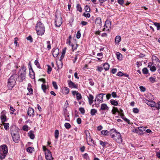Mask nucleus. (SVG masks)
<instances>
[{
	"mask_svg": "<svg viewBox=\"0 0 160 160\" xmlns=\"http://www.w3.org/2000/svg\"><path fill=\"white\" fill-rule=\"evenodd\" d=\"M17 75L14 74L12 75L8 79L7 86L9 90L12 89L15 86L17 78Z\"/></svg>",
	"mask_w": 160,
	"mask_h": 160,
	"instance_id": "f257e3e1",
	"label": "nucleus"
},
{
	"mask_svg": "<svg viewBox=\"0 0 160 160\" xmlns=\"http://www.w3.org/2000/svg\"><path fill=\"white\" fill-rule=\"evenodd\" d=\"M36 30L38 35H42L45 31L43 24L40 22H37L36 26Z\"/></svg>",
	"mask_w": 160,
	"mask_h": 160,
	"instance_id": "f03ea898",
	"label": "nucleus"
},
{
	"mask_svg": "<svg viewBox=\"0 0 160 160\" xmlns=\"http://www.w3.org/2000/svg\"><path fill=\"white\" fill-rule=\"evenodd\" d=\"M115 133L113 134H111L110 136L117 142L120 143L122 142V139L121 138L120 133L118 132L115 129H114Z\"/></svg>",
	"mask_w": 160,
	"mask_h": 160,
	"instance_id": "7ed1b4c3",
	"label": "nucleus"
},
{
	"mask_svg": "<svg viewBox=\"0 0 160 160\" xmlns=\"http://www.w3.org/2000/svg\"><path fill=\"white\" fill-rule=\"evenodd\" d=\"M11 133L13 141L16 143L18 142L20 140V137L17 132H14L11 130Z\"/></svg>",
	"mask_w": 160,
	"mask_h": 160,
	"instance_id": "20e7f679",
	"label": "nucleus"
},
{
	"mask_svg": "<svg viewBox=\"0 0 160 160\" xmlns=\"http://www.w3.org/2000/svg\"><path fill=\"white\" fill-rule=\"evenodd\" d=\"M111 22L109 20H106L105 22L102 31H104L105 30L109 31L111 27Z\"/></svg>",
	"mask_w": 160,
	"mask_h": 160,
	"instance_id": "39448f33",
	"label": "nucleus"
},
{
	"mask_svg": "<svg viewBox=\"0 0 160 160\" xmlns=\"http://www.w3.org/2000/svg\"><path fill=\"white\" fill-rule=\"evenodd\" d=\"M22 71L20 74L19 77L22 79L21 81H22L25 78V76L26 74V68L25 67L23 66L20 71Z\"/></svg>",
	"mask_w": 160,
	"mask_h": 160,
	"instance_id": "423d86ee",
	"label": "nucleus"
},
{
	"mask_svg": "<svg viewBox=\"0 0 160 160\" xmlns=\"http://www.w3.org/2000/svg\"><path fill=\"white\" fill-rule=\"evenodd\" d=\"M62 19L61 17H57L56 16V18L55 19V25L56 27H59L61 25L62 23Z\"/></svg>",
	"mask_w": 160,
	"mask_h": 160,
	"instance_id": "0eeeda50",
	"label": "nucleus"
},
{
	"mask_svg": "<svg viewBox=\"0 0 160 160\" xmlns=\"http://www.w3.org/2000/svg\"><path fill=\"white\" fill-rule=\"evenodd\" d=\"M105 95V94L104 93L99 94L98 96L96 97L95 102H97V103H98L102 102H103V96Z\"/></svg>",
	"mask_w": 160,
	"mask_h": 160,
	"instance_id": "6e6552de",
	"label": "nucleus"
},
{
	"mask_svg": "<svg viewBox=\"0 0 160 160\" xmlns=\"http://www.w3.org/2000/svg\"><path fill=\"white\" fill-rule=\"evenodd\" d=\"M0 152L1 153L7 154L8 152V147L6 145H4L1 146Z\"/></svg>",
	"mask_w": 160,
	"mask_h": 160,
	"instance_id": "1a4fd4ad",
	"label": "nucleus"
},
{
	"mask_svg": "<svg viewBox=\"0 0 160 160\" xmlns=\"http://www.w3.org/2000/svg\"><path fill=\"white\" fill-rule=\"evenodd\" d=\"M47 152L45 153V158L46 160H52L53 158L52 157L51 152L49 150H47Z\"/></svg>",
	"mask_w": 160,
	"mask_h": 160,
	"instance_id": "9d476101",
	"label": "nucleus"
},
{
	"mask_svg": "<svg viewBox=\"0 0 160 160\" xmlns=\"http://www.w3.org/2000/svg\"><path fill=\"white\" fill-rule=\"evenodd\" d=\"M69 87L71 88H78V85L75 84L70 80H68L67 81Z\"/></svg>",
	"mask_w": 160,
	"mask_h": 160,
	"instance_id": "9b49d317",
	"label": "nucleus"
},
{
	"mask_svg": "<svg viewBox=\"0 0 160 160\" xmlns=\"http://www.w3.org/2000/svg\"><path fill=\"white\" fill-rule=\"evenodd\" d=\"M27 89L28 91L27 95H31L33 94V89L32 88V86L31 83H28V85Z\"/></svg>",
	"mask_w": 160,
	"mask_h": 160,
	"instance_id": "f8f14e48",
	"label": "nucleus"
},
{
	"mask_svg": "<svg viewBox=\"0 0 160 160\" xmlns=\"http://www.w3.org/2000/svg\"><path fill=\"white\" fill-rule=\"evenodd\" d=\"M1 119L2 122L6 121V112L5 111H3L1 113Z\"/></svg>",
	"mask_w": 160,
	"mask_h": 160,
	"instance_id": "ddd939ff",
	"label": "nucleus"
},
{
	"mask_svg": "<svg viewBox=\"0 0 160 160\" xmlns=\"http://www.w3.org/2000/svg\"><path fill=\"white\" fill-rule=\"evenodd\" d=\"M95 23L98 27L101 28L102 26V22L101 19L100 17L96 18L95 21Z\"/></svg>",
	"mask_w": 160,
	"mask_h": 160,
	"instance_id": "4468645a",
	"label": "nucleus"
},
{
	"mask_svg": "<svg viewBox=\"0 0 160 160\" xmlns=\"http://www.w3.org/2000/svg\"><path fill=\"white\" fill-rule=\"evenodd\" d=\"M28 115L30 117H33L34 115V112L33 109L29 107L28 109Z\"/></svg>",
	"mask_w": 160,
	"mask_h": 160,
	"instance_id": "2eb2a0df",
	"label": "nucleus"
},
{
	"mask_svg": "<svg viewBox=\"0 0 160 160\" xmlns=\"http://www.w3.org/2000/svg\"><path fill=\"white\" fill-rule=\"evenodd\" d=\"M59 49L57 48H53L52 50V55L53 56L57 57L59 54Z\"/></svg>",
	"mask_w": 160,
	"mask_h": 160,
	"instance_id": "dca6fc26",
	"label": "nucleus"
},
{
	"mask_svg": "<svg viewBox=\"0 0 160 160\" xmlns=\"http://www.w3.org/2000/svg\"><path fill=\"white\" fill-rule=\"evenodd\" d=\"M30 67L29 68V75L30 77L32 79H34L35 78V73L32 69V68L31 66H30Z\"/></svg>",
	"mask_w": 160,
	"mask_h": 160,
	"instance_id": "f3484780",
	"label": "nucleus"
},
{
	"mask_svg": "<svg viewBox=\"0 0 160 160\" xmlns=\"http://www.w3.org/2000/svg\"><path fill=\"white\" fill-rule=\"evenodd\" d=\"M145 102L149 106L151 107H154L156 105V103L153 101H149L146 100Z\"/></svg>",
	"mask_w": 160,
	"mask_h": 160,
	"instance_id": "a211bd4d",
	"label": "nucleus"
},
{
	"mask_svg": "<svg viewBox=\"0 0 160 160\" xmlns=\"http://www.w3.org/2000/svg\"><path fill=\"white\" fill-rule=\"evenodd\" d=\"M109 109V108L108 107L107 105L105 103H102L101 104L100 108L99 109V110L100 111L101 110H108Z\"/></svg>",
	"mask_w": 160,
	"mask_h": 160,
	"instance_id": "6ab92c4d",
	"label": "nucleus"
},
{
	"mask_svg": "<svg viewBox=\"0 0 160 160\" xmlns=\"http://www.w3.org/2000/svg\"><path fill=\"white\" fill-rule=\"evenodd\" d=\"M87 142L88 145L93 147H95L96 145L95 142L91 138V137L90 138V139H88Z\"/></svg>",
	"mask_w": 160,
	"mask_h": 160,
	"instance_id": "aec40b11",
	"label": "nucleus"
},
{
	"mask_svg": "<svg viewBox=\"0 0 160 160\" xmlns=\"http://www.w3.org/2000/svg\"><path fill=\"white\" fill-rule=\"evenodd\" d=\"M93 96L92 94H89V97H88V99L90 105H91L93 103Z\"/></svg>",
	"mask_w": 160,
	"mask_h": 160,
	"instance_id": "412c9836",
	"label": "nucleus"
},
{
	"mask_svg": "<svg viewBox=\"0 0 160 160\" xmlns=\"http://www.w3.org/2000/svg\"><path fill=\"white\" fill-rule=\"evenodd\" d=\"M28 135L29 137L30 138L32 139H34L35 138V136L32 131H30L28 132Z\"/></svg>",
	"mask_w": 160,
	"mask_h": 160,
	"instance_id": "4be33fe9",
	"label": "nucleus"
},
{
	"mask_svg": "<svg viewBox=\"0 0 160 160\" xmlns=\"http://www.w3.org/2000/svg\"><path fill=\"white\" fill-rule=\"evenodd\" d=\"M85 133L86 135V139L87 140V142H88V139H90V138L91 137L90 134L88 131H86L85 132Z\"/></svg>",
	"mask_w": 160,
	"mask_h": 160,
	"instance_id": "5701e85b",
	"label": "nucleus"
},
{
	"mask_svg": "<svg viewBox=\"0 0 160 160\" xmlns=\"http://www.w3.org/2000/svg\"><path fill=\"white\" fill-rule=\"evenodd\" d=\"M110 102L112 105L114 106H117L118 104V103L117 101L113 99L110 100Z\"/></svg>",
	"mask_w": 160,
	"mask_h": 160,
	"instance_id": "b1692460",
	"label": "nucleus"
},
{
	"mask_svg": "<svg viewBox=\"0 0 160 160\" xmlns=\"http://www.w3.org/2000/svg\"><path fill=\"white\" fill-rule=\"evenodd\" d=\"M119 110L117 108L115 107H113L112 109V112L113 114H115L116 112H118Z\"/></svg>",
	"mask_w": 160,
	"mask_h": 160,
	"instance_id": "393cba45",
	"label": "nucleus"
},
{
	"mask_svg": "<svg viewBox=\"0 0 160 160\" xmlns=\"http://www.w3.org/2000/svg\"><path fill=\"white\" fill-rule=\"evenodd\" d=\"M41 88L43 92L46 93V90L47 88L46 86L43 83L42 84Z\"/></svg>",
	"mask_w": 160,
	"mask_h": 160,
	"instance_id": "a878e982",
	"label": "nucleus"
},
{
	"mask_svg": "<svg viewBox=\"0 0 160 160\" xmlns=\"http://www.w3.org/2000/svg\"><path fill=\"white\" fill-rule=\"evenodd\" d=\"M104 68L105 70H108L109 68V65L108 63H105L103 65Z\"/></svg>",
	"mask_w": 160,
	"mask_h": 160,
	"instance_id": "bb28decb",
	"label": "nucleus"
},
{
	"mask_svg": "<svg viewBox=\"0 0 160 160\" xmlns=\"http://www.w3.org/2000/svg\"><path fill=\"white\" fill-rule=\"evenodd\" d=\"M124 115L122 114L121 115V118L125 121L126 122H127L128 124H130V120L127 119L126 118L124 117Z\"/></svg>",
	"mask_w": 160,
	"mask_h": 160,
	"instance_id": "cd10ccee",
	"label": "nucleus"
},
{
	"mask_svg": "<svg viewBox=\"0 0 160 160\" xmlns=\"http://www.w3.org/2000/svg\"><path fill=\"white\" fill-rule=\"evenodd\" d=\"M124 115L122 114L121 115V118L125 121L126 122H127L128 124H130V120L127 119L126 118L124 117Z\"/></svg>",
	"mask_w": 160,
	"mask_h": 160,
	"instance_id": "c85d7f7f",
	"label": "nucleus"
},
{
	"mask_svg": "<svg viewBox=\"0 0 160 160\" xmlns=\"http://www.w3.org/2000/svg\"><path fill=\"white\" fill-rule=\"evenodd\" d=\"M124 115L122 114L121 115V118L125 121L126 122H127L128 124H130V120L127 119L126 118L124 117Z\"/></svg>",
	"mask_w": 160,
	"mask_h": 160,
	"instance_id": "c756f323",
	"label": "nucleus"
},
{
	"mask_svg": "<svg viewBox=\"0 0 160 160\" xmlns=\"http://www.w3.org/2000/svg\"><path fill=\"white\" fill-rule=\"evenodd\" d=\"M124 115L122 114L121 115V118L125 121L126 122H127L128 124H130V120L127 119L126 118L124 117Z\"/></svg>",
	"mask_w": 160,
	"mask_h": 160,
	"instance_id": "7c9ffc66",
	"label": "nucleus"
},
{
	"mask_svg": "<svg viewBox=\"0 0 160 160\" xmlns=\"http://www.w3.org/2000/svg\"><path fill=\"white\" fill-rule=\"evenodd\" d=\"M76 8L77 10L78 11L80 12H82V8L79 4H78L77 5Z\"/></svg>",
	"mask_w": 160,
	"mask_h": 160,
	"instance_id": "2f4dec72",
	"label": "nucleus"
},
{
	"mask_svg": "<svg viewBox=\"0 0 160 160\" xmlns=\"http://www.w3.org/2000/svg\"><path fill=\"white\" fill-rule=\"evenodd\" d=\"M34 148L32 147H29L27 148V151L29 152L32 153L34 151Z\"/></svg>",
	"mask_w": 160,
	"mask_h": 160,
	"instance_id": "473e14b6",
	"label": "nucleus"
},
{
	"mask_svg": "<svg viewBox=\"0 0 160 160\" xmlns=\"http://www.w3.org/2000/svg\"><path fill=\"white\" fill-rule=\"evenodd\" d=\"M152 61H156V62H160L159 59L155 56H152Z\"/></svg>",
	"mask_w": 160,
	"mask_h": 160,
	"instance_id": "72a5a7b5",
	"label": "nucleus"
},
{
	"mask_svg": "<svg viewBox=\"0 0 160 160\" xmlns=\"http://www.w3.org/2000/svg\"><path fill=\"white\" fill-rule=\"evenodd\" d=\"M121 40V37L119 36H117L115 38V42L117 43L119 42Z\"/></svg>",
	"mask_w": 160,
	"mask_h": 160,
	"instance_id": "f704fd0d",
	"label": "nucleus"
},
{
	"mask_svg": "<svg viewBox=\"0 0 160 160\" xmlns=\"http://www.w3.org/2000/svg\"><path fill=\"white\" fill-rule=\"evenodd\" d=\"M154 25L157 27V30H160V23L157 22L154 23Z\"/></svg>",
	"mask_w": 160,
	"mask_h": 160,
	"instance_id": "c9c22d12",
	"label": "nucleus"
},
{
	"mask_svg": "<svg viewBox=\"0 0 160 160\" xmlns=\"http://www.w3.org/2000/svg\"><path fill=\"white\" fill-rule=\"evenodd\" d=\"M65 120L67 121H70L69 115L68 114L66 113L64 114Z\"/></svg>",
	"mask_w": 160,
	"mask_h": 160,
	"instance_id": "e433bc0d",
	"label": "nucleus"
},
{
	"mask_svg": "<svg viewBox=\"0 0 160 160\" xmlns=\"http://www.w3.org/2000/svg\"><path fill=\"white\" fill-rule=\"evenodd\" d=\"M116 55L117 57V58L118 60L121 59L122 55L119 52H117L116 53Z\"/></svg>",
	"mask_w": 160,
	"mask_h": 160,
	"instance_id": "4c0bfd02",
	"label": "nucleus"
},
{
	"mask_svg": "<svg viewBox=\"0 0 160 160\" xmlns=\"http://www.w3.org/2000/svg\"><path fill=\"white\" fill-rule=\"evenodd\" d=\"M101 133L103 135L107 136L108 133V131L107 130H104L101 131Z\"/></svg>",
	"mask_w": 160,
	"mask_h": 160,
	"instance_id": "58836bf2",
	"label": "nucleus"
},
{
	"mask_svg": "<svg viewBox=\"0 0 160 160\" xmlns=\"http://www.w3.org/2000/svg\"><path fill=\"white\" fill-rule=\"evenodd\" d=\"M3 125L4 128L6 130H8L9 129V124L8 123H3Z\"/></svg>",
	"mask_w": 160,
	"mask_h": 160,
	"instance_id": "ea45409f",
	"label": "nucleus"
},
{
	"mask_svg": "<svg viewBox=\"0 0 160 160\" xmlns=\"http://www.w3.org/2000/svg\"><path fill=\"white\" fill-rule=\"evenodd\" d=\"M100 144L103 147H104L108 143L107 142H103L102 141H99Z\"/></svg>",
	"mask_w": 160,
	"mask_h": 160,
	"instance_id": "a19ab883",
	"label": "nucleus"
},
{
	"mask_svg": "<svg viewBox=\"0 0 160 160\" xmlns=\"http://www.w3.org/2000/svg\"><path fill=\"white\" fill-rule=\"evenodd\" d=\"M97 111L95 109H92L91 110L90 114L91 115H94L95 113L97 112Z\"/></svg>",
	"mask_w": 160,
	"mask_h": 160,
	"instance_id": "79ce46f5",
	"label": "nucleus"
},
{
	"mask_svg": "<svg viewBox=\"0 0 160 160\" xmlns=\"http://www.w3.org/2000/svg\"><path fill=\"white\" fill-rule=\"evenodd\" d=\"M69 89L67 87H65L64 88V92L66 94H68L69 93Z\"/></svg>",
	"mask_w": 160,
	"mask_h": 160,
	"instance_id": "37998d69",
	"label": "nucleus"
},
{
	"mask_svg": "<svg viewBox=\"0 0 160 160\" xmlns=\"http://www.w3.org/2000/svg\"><path fill=\"white\" fill-rule=\"evenodd\" d=\"M7 154H5L4 153H1L0 152V159L1 160H2L3 159H4L6 156Z\"/></svg>",
	"mask_w": 160,
	"mask_h": 160,
	"instance_id": "c03bdc74",
	"label": "nucleus"
},
{
	"mask_svg": "<svg viewBox=\"0 0 160 160\" xmlns=\"http://www.w3.org/2000/svg\"><path fill=\"white\" fill-rule=\"evenodd\" d=\"M142 72L143 74H147L148 71L147 68H144L142 70Z\"/></svg>",
	"mask_w": 160,
	"mask_h": 160,
	"instance_id": "a18cd8bd",
	"label": "nucleus"
},
{
	"mask_svg": "<svg viewBox=\"0 0 160 160\" xmlns=\"http://www.w3.org/2000/svg\"><path fill=\"white\" fill-rule=\"evenodd\" d=\"M64 126L67 129H69L71 127V125L70 123H65L64 124Z\"/></svg>",
	"mask_w": 160,
	"mask_h": 160,
	"instance_id": "49530a36",
	"label": "nucleus"
},
{
	"mask_svg": "<svg viewBox=\"0 0 160 160\" xmlns=\"http://www.w3.org/2000/svg\"><path fill=\"white\" fill-rule=\"evenodd\" d=\"M76 96L77 99L78 100H80L82 98V97L81 94L78 92V93H77Z\"/></svg>",
	"mask_w": 160,
	"mask_h": 160,
	"instance_id": "de8ad7c7",
	"label": "nucleus"
},
{
	"mask_svg": "<svg viewBox=\"0 0 160 160\" xmlns=\"http://www.w3.org/2000/svg\"><path fill=\"white\" fill-rule=\"evenodd\" d=\"M59 133V131L58 130H55V137L56 139H57L58 138Z\"/></svg>",
	"mask_w": 160,
	"mask_h": 160,
	"instance_id": "09e8293b",
	"label": "nucleus"
},
{
	"mask_svg": "<svg viewBox=\"0 0 160 160\" xmlns=\"http://www.w3.org/2000/svg\"><path fill=\"white\" fill-rule=\"evenodd\" d=\"M146 128L144 127H138V129L139 130V131L142 132L143 131H146Z\"/></svg>",
	"mask_w": 160,
	"mask_h": 160,
	"instance_id": "8fccbe9b",
	"label": "nucleus"
},
{
	"mask_svg": "<svg viewBox=\"0 0 160 160\" xmlns=\"http://www.w3.org/2000/svg\"><path fill=\"white\" fill-rule=\"evenodd\" d=\"M47 66L48 67L47 72L48 74H50V72L52 70V68L49 65H47Z\"/></svg>",
	"mask_w": 160,
	"mask_h": 160,
	"instance_id": "3c124183",
	"label": "nucleus"
},
{
	"mask_svg": "<svg viewBox=\"0 0 160 160\" xmlns=\"http://www.w3.org/2000/svg\"><path fill=\"white\" fill-rule=\"evenodd\" d=\"M53 86L55 89H58V87L56 82L53 81L52 82Z\"/></svg>",
	"mask_w": 160,
	"mask_h": 160,
	"instance_id": "603ef678",
	"label": "nucleus"
},
{
	"mask_svg": "<svg viewBox=\"0 0 160 160\" xmlns=\"http://www.w3.org/2000/svg\"><path fill=\"white\" fill-rule=\"evenodd\" d=\"M35 64L37 66V67L39 68H41V67L40 66L39 63L38 62V60H36L34 61Z\"/></svg>",
	"mask_w": 160,
	"mask_h": 160,
	"instance_id": "864d4df0",
	"label": "nucleus"
},
{
	"mask_svg": "<svg viewBox=\"0 0 160 160\" xmlns=\"http://www.w3.org/2000/svg\"><path fill=\"white\" fill-rule=\"evenodd\" d=\"M85 9L86 12H89L90 11V8L88 5H86L85 8Z\"/></svg>",
	"mask_w": 160,
	"mask_h": 160,
	"instance_id": "5fc2aeb1",
	"label": "nucleus"
},
{
	"mask_svg": "<svg viewBox=\"0 0 160 160\" xmlns=\"http://www.w3.org/2000/svg\"><path fill=\"white\" fill-rule=\"evenodd\" d=\"M47 49L50 50L51 49V44L49 41H47Z\"/></svg>",
	"mask_w": 160,
	"mask_h": 160,
	"instance_id": "6e6d98bb",
	"label": "nucleus"
},
{
	"mask_svg": "<svg viewBox=\"0 0 160 160\" xmlns=\"http://www.w3.org/2000/svg\"><path fill=\"white\" fill-rule=\"evenodd\" d=\"M79 111L82 114H84L85 112V110L83 108H79Z\"/></svg>",
	"mask_w": 160,
	"mask_h": 160,
	"instance_id": "4d7b16f0",
	"label": "nucleus"
},
{
	"mask_svg": "<svg viewBox=\"0 0 160 160\" xmlns=\"http://www.w3.org/2000/svg\"><path fill=\"white\" fill-rule=\"evenodd\" d=\"M88 80L89 81V84L91 86H93L94 84V83L93 82L92 79L90 78L88 79Z\"/></svg>",
	"mask_w": 160,
	"mask_h": 160,
	"instance_id": "13d9d810",
	"label": "nucleus"
},
{
	"mask_svg": "<svg viewBox=\"0 0 160 160\" xmlns=\"http://www.w3.org/2000/svg\"><path fill=\"white\" fill-rule=\"evenodd\" d=\"M149 79L152 83H154L155 81V78L152 77H150Z\"/></svg>",
	"mask_w": 160,
	"mask_h": 160,
	"instance_id": "bf43d9fd",
	"label": "nucleus"
},
{
	"mask_svg": "<svg viewBox=\"0 0 160 160\" xmlns=\"http://www.w3.org/2000/svg\"><path fill=\"white\" fill-rule=\"evenodd\" d=\"M156 70V68L154 66H152L150 68V70L152 72H155Z\"/></svg>",
	"mask_w": 160,
	"mask_h": 160,
	"instance_id": "052dcab7",
	"label": "nucleus"
},
{
	"mask_svg": "<svg viewBox=\"0 0 160 160\" xmlns=\"http://www.w3.org/2000/svg\"><path fill=\"white\" fill-rule=\"evenodd\" d=\"M81 37V33L80 31H78L77 32V35H76V37L77 38L79 39Z\"/></svg>",
	"mask_w": 160,
	"mask_h": 160,
	"instance_id": "680f3d73",
	"label": "nucleus"
},
{
	"mask_svg": "<svg viewBox=\"0 0 160 160\" xmlns=\"http://www.w3.org/2000/svg\"><path fill=\"white\" fill-rule=\"evenodd\" d=\"M83 158L86 159H89L88 154L86 153H85L83 155Z\"/></svg>",
	"mask_w": 160,
	"mask_h": 160,
	"instance_id": "e2e57ef3",
	"label": "nucleus"
},
{
	"mask_svg": "<svg viewBox=\"0 0 160 160\" xmlns=\"http://www.w3.org/2000/svg\"><path fill=\"white\" fill-rule=\"evenodd\" d=\"M28 127L27 125H24L22 127V129L24 131H27L28 130Z\"/></svg>",
	"mask_w": 160,
	"mask_h": 160,
	"instance_id": "0e129e2a",
	"label": "nucleus"
},
{
	"mask_svg": "<svg viewBox=\"0 0 160 160\" xmlns=\"http://www.w3.org/2000/svg\"><path fill=\"white\" fill-rule=\"evenodd\" d=\"M83 16H84L86 18H89L90 17V14L89 13H84L83 14Z\"/></svg>",
	"mask_w": 160,
	"mask_h": 160,
	"instance_id": "69168bd1",
	"label": "nucleus"
},
{
	"mask_svg": "<svg viewBox=\"0 0 160 160\" xmlns=\"http://www.w3.org/2000/svg\"><path fill=\"white\" fill-rule=\"evenodd\" d=\"M139 88L141 91L144 92L146 90V88L142 86H141L139 87Z\"/></svg>",
	"mask_w": 160,
	"mask_h": 160,
	"instance_id": "338daca9",
	"label": "nucleus"
},
{
	"mask_svg": "<svg viewBox=\"0 0 160 160\" xmlns=\"http://www.w3.org/2000/svg\"><path fill=\"white\" fill-rule=\"evenodd\" d=\"M27 39L28 40L30 41V42H32L33 41V39L31 36H29L27 38Z\"/></svg>",
	"mask_w": 160,
	"mask_h": 160,
	"instance_id": "774afa93",
	"label": "nucleus"
}]
</instances>
